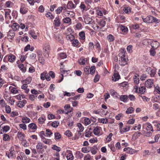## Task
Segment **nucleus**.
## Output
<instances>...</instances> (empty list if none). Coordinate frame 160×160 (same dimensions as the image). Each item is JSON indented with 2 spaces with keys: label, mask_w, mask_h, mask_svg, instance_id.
<instances>
[{
  "label": "nucleus",
  "mask_w": 160,
  "mask_h": 160,
  "mask_svg": "<svg viewBox=\"0 0 160 160\" xmlns=\"http://www.w3.org/2000/svg\"><path fill=\"white\" fill-rule=\"evenodd\" d=\"M118 56L120 57L119 60V64L121 65L124 66L127 64V60L126 57V51L122 49L121 52L118 54Z\"/></svg>",
  "instance_id": "nucleus-1"
},
{
  "label": "nucleus",
  "mask_w": 160,
  "mask_h": 160,
  "mask_svg": "<svg viewBox=\"0 0 160 160\" xmlns=\"http://www.w3.org/2000/svg\"><path fill=\"white\" fill-rule=\"evenodd\" d=\"M143 129H145L147 131L151 130L153 131V128L152 125L149 123H146L143 124L142 126Z\"/></svg>",
  "instance_id": "nucleus-2"
},
{
  "label": "nucleus",
  "mask_w": 160,
  "mask_h": 160,
  "mask_svg": "<svg viewBox=\"0 0 160 160\" xmlns=\"http://www.w3.org/2000/svg\"><path fill=\"white\" fill-rule=\"evenodd\" d=\"M142 19L143 21L146 23H152V18H153V16H148L146 18H144L143 17H142Z\"/></svg>",
  "instance_id": "nucleus-3"
},
{
  "label": "nucleus",
  "mask_w": 160,
  "mask_h": 160,
  "mask_svg": "<svg viewBox=\"0 0 160 160\" xmlns=\"http://www.w3.org/2000/svg\"><path fill=\"white\" fill-rule=\"evenodd\" d=\"M28 8H27L24 4H22L21 5L20 11L21 13L24 14L28 12Z\"/></svg>",
  "instance_id": "nucleus-4"
},
{
  "label": "nucleus",
  "mask_w": 160,
  "mask_h": 160,
  "mask_svg": "<svg viewBox=\"0 0 160 160\" xmlns=\"http://www.w3.org/2000/svg\"><path fill=\"white\" fill-rule=\"evenodd\" d=\"M153 83V80L152 79H148L145 82V86L148 88H150L152 87Z\"/></svg>",
  "instance_id": "nucleus-5"
},
{
  "label": "nucleus",
  "mask_w": 160,
  "mask_h": 160,
  "mask_svg": "<svg viewBox=\"0 0 160 160\" xmlns=\"http://www.w3.org/2000/svg\"><path fill=\"white\" fill-rule=\"evenodd\" d=\"M76 7V5L74 4L73 2L71 1L68 2L67 6V8L69 9H74Z\"/></svg>",
  "instance_id": "nucleus-6"
},
{
  "label": "nucleus",
  "mask_w": 160,
  "mask_h": 160,
  "mask_svg": "<svg viewBox=\"0 0 160 160\" xmlns=\"http://www.w3.org/2000/svg\"><path fill=\"white\" fill-rule=\"evenodd\" d=\"M150 44L151 45L152 48L155 49L158 47L159 43L156 41H152L151 40Z\"/></svg>",
  "instance_id": "nucleus-7"
},
{
  "label": "nucleus",
  "mask_w": 160,
  "mask_h": 160,
  "mask_svg": "<svg viewBox=\"0 0 160 160\" xmlns=\"http://www.w3.org/2000/svg\"><path fill=\"white\" fill-rule=\"evenodd\" d=\"M123 151L127 152L128 153L132 154L136 152V150L129 147H127L124 149Z\"/></svg>",
  "instance_id": "nucleus-8"
},
{
  "label": "nucleus",
  "mask_w": 160,
  "mask_h": 160,
  "mask_svg": "<svg viewBox=\"0 0 160 160\" xmlns=\"http://www.w3.org/2000/svg\"><path fill=\"white\" fill-rule=\"evenodd\" d=\"M110 93H111L112 95L114 98H118L120 96L119 94L113 89H111L110 90Z\"/></svg>",
  "instance_id": "nucleus-9"
},
{
  "label": "nucleus",
  "mask_w": 160,
  "mask_h": 160,
  "mask_svg": "<svg viewBox=\"0 0 160 160\" xmlns=\"http://www.w3.org/2000/svg\"><path fill=\"white\" fill-rule=\"evenodd\" d=\"M43 144L41 142H39L38 143L36 146V148L37 149V152L39 153H42V152L41 151V150L42 149L43 147Z\"/></svg>",
  "instance_id": "nucleus-10"
},
{
  "label": "nucleus",
  "mask_w": 160,
  "mask_h": 160,
  "mask_svg": "<svg viewBox=\"0 0 160 160\" xmlns=\"http://www.w3.org/2000/svg\"><path fill=\"white\" fill-rule=\"evenodd\" d=\"M119 99L121 101L126 102L128 99V96L126 95H121L119 97Z\"/></svg>",
  "instance_id": "nucleus-11"
},
{
  "label": "nucleus",
  "mask_w": 160,
  "mask_h": 160,
  "mask_svg": "<svg viewBox=\"0 0 160 160\" xmlns=\"http://www.w3.org/2000/svg\"><path fill=\"white\" fill-rule=\"evenodd\" d=\"M84 22L86 24H89L92 22V19L90 17L85 16L84 18Z\"/></svg>",
  "instance_id": "nucleus-12"
},
{
  "label": "nucleus",
  "mask_w": 160,
  "mask_h": 160,
  "mask_svg": "<svg viewBox=\"0 0 160 160\" xmlns=\"http://www.w3.org/2000/svg\"><path fill=\"white\" fill-rule=\"evenodd\" d=\"M94 128L93 130V133L96 135H98L100 133V130L101 128L100 127L97 126L96 127H94Z\"/></svg>",
  "instance_id": "nucleus-13"
},
{
  "label": "nucleus",
  "mask_w": 160,
  "mask_h": 160,
  "mask_svg": "<svg viewBox=\"0 0 160 160\" xmlns=\"http://www.w3.org/2000/svg\"><path fill=\"white\" fill-rule=\"evenodd\" d=\"M120 78V76L117 73H114L112 77V80L115 82L118 80Z\"/></svg>",
  "instance_id": "nucleus-14"
},
{
  "label": "nucleus",
  "mask_w": 160,
  "mask_h": 160,
  "mask_svg": "<svg viewBox=\"0 0 160 160\" xmlns=\"http://www.w3.org/2000/svg\"><path fill=\"white\" fill-rule=\"evenodd\" d=\"M32 80V78L30 77H29L26 78L25 80H23L22 81V83H25L27 84H29Z\"/></svg>",
  "instance_id": "nucleus-15"
},
{
  "label": "nucleus",
  "mask_w": 160,
  "mask_h": 160,
  "mask_svg": "<svg viewBox=\"0 0 160 160\" xmlns=\"http://www.w3.org/2000/svg\"><path fill=\"white\" fill-rule=\"evenodd\" d=\"M66 38L68 40H70L71 41H72L73 40H74L75 37L73 35L70 34L67 35L66 36Z\"/></svg>",
  "instance_id": "nucleus-16"
},
{
  "label": "nucleus",
  "mask_w": 160,
  "mask_h": 160,
  "mask_svg": "<svg viewBox=\"0 0 160 160\" xmlns=\"http://www.w3.org/2000/svg\"><path fill=\"white\" fill-rule=\"evenodd\" d=\"M141 134V133L140 132H135L132 135L133 139L134 140L136 139L140 136Z\"/></svg>",
  "instance_id": "nucleus-17"
},
{
  "label": "nucleus",
  "mask_w": 160,
  "mask_h": 160,
  "mask_svg": "<svg viewBox=\"0 0 160 160\" xmlns=\"http://www.w3.org/2000/svg\"><path fill=\"white\" fill-rule=\"evenodd\" d=\"M140 85L141 86L139 87V88L138 91L137 92L141 94H143L145 91L146 88L144 86H141V84Z\"/></svg>",
  "instance_id": "nucleus-18"
},
{
  "label": "nucleus",
  "mask_w": 160,
  "mask_h": 160,
  "mask_svg": "<svg viewBox=\"0 0 160 160\" xmlns=\"http://www.w3.org/2000/svg\"><path fill=\"white\" fill-rule=\"evenodd\" d=\"M90 149L91 150H90V151H91V153L92 154L94 155L97 153V150L98 149L97 147L96 146H93L91 148H90Z\"/></svg>",
  "instance_id": "nucleus-19"
},
{
  "label": "nucleus",
  "mask_w": 160,
  "mask_h": 160,
  "mask_svg": "<svg viewBox=\"0 0 160 160\" xmlns=\"http://www.w3.org/2000/svg\"><path fill=\"white\" fill-rule=\"evenodd\" d=\"M107 39L108 42H111L113 41L115 39L114 36L110 34L107 37Z\"/></svg>",
  "instance_id": "nucleus-20"
},
{
  "label": "nucleus",
  "mask_w": 160,
  "mask_h": 160,
  "mask_svg": "<svg viewBox=\"0 0 160 160\" xmlns=\"http://www.w3.org/2000/svg\"><path fill=\"white\" fill-rule=\"evenodd\" d=\"M18 67L23 72H25L26 70V68L24 67V65L23 64H20L18 65Z\"/></svg>",
  "instance_id": "nucleus-21"
},
{
  "label": "nucleus",
  "mask_w": 160,
  "mask_h": 160,
  "mask_svg": "<svg viewBox=\"0 0 160 160\" xmlns=\"http://www.w3.org/2000/svg\"><path fill=\"white\" fill-rule=\"evenodd\" d=\"M43 50H47V51H50V46L48 43H46L44 44L43 47Z\"/></svg>",
  "instance_id": "nucleus-22"
},
{
  "label": "nucleus",
  "mask_w": 160,
  "mask_h": 160,
  "mask_svg": "<svg viewBox=\"0 0 160 160\" xmlns=\"http://www.w3.org/2000/svg\"><path fill=\"white\" fill-rule=\"evenodd\" d=\"M12 28L14 31H16L19 28V26L17 23H14L12 25Z\"/></svg>",
  "instance_id": "nucleus-23"
},
{
  "label": "nucleus",
  "mask_w": 160,
  "mask_h": 160,
  "mask_svg": "<svg viewBox=\"0 0 160 160\" xmlns=\"http://www.w3.org/2000/svg\"><path fill=\"white\" fill-rule=\"evenodd\" d=\"M28 127L29 128H31L32 129L36 130L37 128V127L36 125L33 123H31L29 124Z\"/></svg>",
  "instance_id": "nucleus-24"
},
{
  "label": "nucleus",
  "mask_w": 160,
  "mask_h": 160,
  "mask_svg": "<svg viewBox=\"0 0 160 160\" xmlns=\"http://www.w3.org/2000/svg\"><path fill=\"white\" fill-rule=\"evenodd\" d=\"M90 150H91L90 148L89 147H83L82 148V152L85 153H87L89 152Z\"/></svg>",
  "instance_id": "nucleus-25"
},
{
  "label": "nucleus",
  "mask_w": 160,
  "mask_h": 160,
  "mask_svg": "<svg viewBox=\"0 0 160 160\" xmlns=\"http://www.w3.org/2000/svg\"><path fill=\"white\" fill-rule=\"evenodd\" d=\"M80 95L76 96L72 98H68V100L70 101H74L73 100H78L79 99Z\"/></svg>",
  "instance_id": "nucleus-26"
},
{
  "label": "nucleus",
  "mask_w": 160,
  "mask_h": 160,
  "mask_svg": "<svg viewBox=\"0 0 160 160\" xmlns=\"http://www.w3.org/2000/svg\"><path fill=\"white\" fill-rule=\"evenodd\" d=\"M15 58V56L12 54H11L8 57V60L9 62H13Z\"/></svg>",
  "instance_id": "nucleus-27"
},
{
  "label": "nucleus",
  "mask_w": 160,
  "mask_h": 160,
  "mask_svg": "<svg viewBox=\"0 0 160 160\" xmlns=\"http://www.w3.org/2000/svg\"><path fill=\"white\" fill-rule=\"evenodd\" d=\"M11 11L9 9H8L5 11V17L6 18L8 17V16H9V18L10 19H11L12 18L11 16H10V13L11 12Z\"/></svg>",
  "instance_id": "nucleus-28"
},
{
  "label": "nucleus",
  "mask_w": 160,
  "mask_h": 160,
  "mask_svg": "<svg viewBox=\"0 0 160 160\" xmlns=\"http://www.w3.org/2000/svg\"><path fill=\"white\" fill-rule=\"evenodd\" d=\"M30 119L27 117L23 118L22 120V122L24 123H29L30 122Z\"/></svg>",
  "instance_id": "nucleus-29"
},
{
  "label": "nucleus",
  "mask_w": 160,
  "mask_h": 160,
  "mask_svg": "<svg viewBox=\"0 0 160 160\" xmlns=\"http://www.w3.org/2000/svg\"><path fill=\"white\" fill-rule=\"evenodd\" d=\"M87 59L84 58L82 59L80 58L78 62L81 65H84L85 63L87 61Z\"/></svg>",
  "instance_id": "nucleus-30"
},
{
  "label": "nucleus",
  "mask_w": 160,
  "mask_h": 160,
  "mask_svg": "<svg viewBox=\"0 0 160 160\" xmlns=\"http://www.w3.org/2000/svg\"><path fill=\"white\" fill-rule=\"evenodd\" d=\"M67 57V55L66 53L64 52H62L59 54L58 56V58H60V59H62L66 58Z\"/></svg>",
  "instance_id": "nucleus-31"
},
{
  "label": "nucleus",
  "mask_w": 160,
  "mask_h": 160,
  "mask_svg": "<svg viewBox=\"0 0 160 160\" xmlns=\"http://www.w3.org/2000/svg\"><path fill=\"white\" fill-rule=\"evenodd\" d=\"M52 148L53 150H55L58 152H59L61 150V148L59 147H58L55 145H53L52 147Z\"/></svg>",
  "instance_id": "nucleus-32"
},
{
  "label": "nucleus",
  "mask_w": 160,
  "mask_h": 160,
  "mask_svg": "<svg viewBox=\"0 0 160 160\" xmlns=\"http://www.w3.org/2000/svg\"><path fill=\"white\" fill-rule=\"evenodd\" d=\"M17 136L20 140H23V137L25 136V135L21 132H18Z\"/></svg>",
  "instance_id": "nucleus-33"
},
{
  "label": "nucleus",
  "mask_w": 160,
  "mask_h": 160,
  "mask_svg": "<svg viewBox=\"0 0 160 160\" xmlns=\"http://www.w3.org/2000/svg\"><path fill=\"white\" fill-rule=\"evenodd\" d=\"M72 42V44L73 46L74 47H78L79 45V41L77 39H75V38L74 39V40H73V41Z\"/></svg>",
  "instance_id": "nucleus-34"
},
{
  "label": "nucleus",
  "mask_w": 160,
  "mask_h": 160,
  "mask_svg": "<svg viewBox=\"0 0 160 160\" xmlns=\"http://www.w3.org/2000/svg\"><path fill=\"white\" fill-rule=\"evenodd\" d=\"M75 93L74 92H68L66 91L64 92V96H67L68 97L73 96L74 95Z\"/></svg>",
  "instance_id": "nucleus-35"
},
{
  "label": "nucleus",
  "mask_w": 160,
  "mask_h": 160,
  "mask_svg": "<svg viewBox=\"0 0 160 160\" xmlns=\"http://www.w3.org/2000/svg\"><path fill=\"white\" fill-rule=\"evenodd\" d=\"M67 158L68 160H73L74 157L72 153H69L68 154Z\"/></svg>",
  "instance_id": "nucleus-36"
},
{
  "label": "nucleus",
  "mask_w": 160,
  "mask_h": 160,
  "mask_svg": "<svg viewBox=\"0 0 160 160\" xmlns=\"http://www.w3.org/2000/svg\"><path fill=\"white\" fill-rule=\"evenodd\" d=\"M130 129L129 126H126L125 128H122V130L121 131V133L123 134L124 132L128 131Z\"/></svg>",
  "instance_id": "nucleus-37"
},
{
  "label": "nucleus",
  "mask_w": 160,
  "mask_h": 160,
  "mask_svg": "<svg viewBox=\"0 0 160 160\" xmlns=\"http://www.w3.org/2000/svg\"><path fill=\"white\" fill-rule=\"evenodd\" d=\"M134 110V108L132 107H129L127 110L126 112L127 114H130L132 113Z\"/></svg>",
  "instance_id": "nucleus-38"
},
{
  "label": "nucleus",
  "mask_w": 160,
  "mask_h": 160,
  "mask_svg": "<svg viewBox=\"0 0 160 160\" xmlns=\"http://www.w3.org/2000/svg\"><path fill=\"white\" fill-rule=\"evenodd\" d=\"M54 22H55V26L58 27L60 25V21L58 18H56Z\"/></svg>",
  "instance_id": "nucleus-39"
},
{
  "label": "nucleus",
  "mask_w": 160,
  "mask_h": 160,
  "mask_svg": "<svg viewBox=\"0 0 160 160\" xmlns=\"http://www.w3.org/2000/svg\"><path fill=\"white\" fill-rule=\"evenodd\" d=\"M90 73L91 74H93L95 72V67L94 66H92L91 68H89Z\"/></svg>",
  "instance_id": "nucleus-40"
},
{
  "label": "nucleus",
  "mask_w": 160,
  "mask_h": 160,
  "mask_svg": "<svg viewBox=\"0 0 160 160\" xmlns=\"http://www.w3.org/2000/svg\"><path fill=\"white\" fill-rule=\"evenodd\" d=\"M42 139V142L44 143H45L46 144H49L50 142V139H46V138H41Z\"/></svg>",
  "instance_id": "nucleus-41"
},
{
  "label": "nucleus",
  "mask_w": 160,
  "mask_h": 160,
  "mask_svg": "<svg viewBox=\"0 0 160 160\" xmlns=\"http://www.w3.org/2000/svg\"><path fill=\"white\" fill-rule=\"evenodd\" d=\"M10 139L9 136L8 134H5L3 135V140L5 141H9Z\"/></svg>",
  "instance_id": "nucleus-42"
},
{
  "label": "nucleus",
  "mask_w": 160,
  "mask_h": 160,
  "mask_svg": "<svg viewBox=\"0 0 160 160\" xmlns=\"http://www.w3.org/2000/svg\"><path fill=\"white\" fill-rule=\"evenodd\" d=\"M63 21L64 22L67 23H69V22L71 23V18L68 17H67L63 19Z\"/></svg>",
  "instance_id": "nucleus-43"
},
{
  "label": "nucleus",
  "mask_w": 160,
  "mask_h": 160,
  "mask_svg": "<svg viewBox=\"0 0 160 160\" xmlns=\"http://www.w3.org/2000/svg\"><path fill=\"white\" fill-rule=\"evenodd\" d=\"M79 36L82 40H84L85 39V33L83 32H79Z\"/></svg>",
  "instance_id": "nucleus-44"
},
{
  "label": "nucleus",
  "mask_w": 160,
  "mask_h": 160,
  "mask_svg": "<svg viewBox=\"0 0 160 160\" xmlns=\"http://www.w3.org/2000/svg\"><path fill=\"white\" fill-rule=\"evenodd\" d=\"M10 89H11V92L13 93L16 94L18 92V91L16 88L14 87H10Z\"/></svg>",
  "instance_id": "nucleus-45"
},
{
  "label": "nucleus",
  "mask_w": 160,
  "mask_h": 160,
  "mask_svg": "<svg viewBox=\"0 0 160 160\" xmlns=\"http://www.w3.org/2000/svg\"><path fill=\"white\" fill-rule=\"evenodd\" d=\"M59 124V122L58 121L53 122L51 124V126L54 128H56L58 127Z\"/></svg>",
  "instance_id": "nucleus-46"
},
{
  "label": "nucleus",
  "mask_w": 160,
  "mask_h": 160,
  "mask_svg": "<svg viewBox=\"0 0 160 160\" xmlns=\"http://www.w3.org/2000/svg\"><path fill=\"white\" fill-rule=\"evenodd\" d=\"M99 24L101 26V28H103L105 26L106 24V22L103 20H101L100 21Z\"/></svg>",
  "instance_id": "nucleus-47"
},
{
  "label": "nucleus",
  "mask_w": 160,
  "mask_h": 160,
  "mask_svg": "<svg viewBox=\"0 0 160 160\" xmlns=\"http://www.w3.org/2000/svg\"><path fill=\"white\" fill-rule=\"evenodd\" d=\"M15 35L14 33L10 32L8 34V37L9 38L11 39L14 37Z\"/></svg>",
  "instance_id": "nucleus-48"
},
{
  "label": "nucleus",
  "mask_w": 160,
  "mask_h": 160,
  "mask_svg": "<svg viewBox=\"0 0 160 160\" xmlns=\"http://www.w3.org/2000/svg\"><path fill=\"white\" fill-rule=\"evenodd\" d=\"M30 34H31L32 37L34 39H36L37 38V35H35V33L33 31L31 30L30 31Z\"/></svg>",
  "instance_id": "nucleus-49"
},
{
  "label": "nucleus",
  "mask_w": 160,
  "mask_h": 160,
  "mask_svg": "<svg viewBox=\"0 0 160 160\" xmlns=\"http://www.w3.org/2000/svg\"><path fill=\"white\" fill-rule=\"evenodd\" d=\"M151 40L148 39H145L143 40L142 44L145 45H148L149 43H150Z\"/></svg>",
  "instance_id": "nucleus-50"
},
{
  "label": "nucleus",
  "mask_w": 160,
  "mask_h": 160,
  "mask_svg": "<svg viewBox=\"0 0 160 160\" xmlns=\"http://www.w3.org/2000/svg\"><path fill=\"white\" fill-rule=\"evenodd\" d=\"M13 152L14 151H11L10 153H6V155L8 157V158H12L13 157Z\"/></svg>",
  "instance_id": "nucleus-51"
},
{
  "label": "nucleus",
  "mask_w": 160,
  "mask_h": 160,
  "mask_svg": "<svg viewBox=\"0 0 160 160\" xmlns=\"http://www.w3.org/2000/svg\"><path fill=\"white\" fill-rule=\"evenodd\" d=\"M121 30L123 32H126L128 31V28L127 27L121 25L120 27Z\"/></svg>",
  "instance_id": "nucleus-52"
},
{
  "label": "nucleus",
  "mask_w": 160,
  "mask_h": 160,
  "mask_svg": "<svg viewBox=\"0 0 160 160\" xmlns=\"http://www.w3.org/2000/svg\"><path fill=\"white\" fill-rule=\"evenodd\" d=\"M38 61L42 64H43L44 63L45 60L44 58L40 56L39 58Z\"/></svg>",
  "instance_id": "nucleus-53"
},
{
  "label": "nucleus",
  "mask_w": 160,
  "mask_h": 160,
  "mask_svg": "<svg viewBox=\"0 0 160 160\" xmlns=\"http://www.w3.org/2000/svg\"><path fill=\"white\" fill-rule=\"evenodd\" d=\"M100 122L101 123H102L103 124H106L108 123V119L106 118H102L101 119Z\"/></svg>",
  "instance_id": "nucleus-54"
},
{
  "label": "nucleus",
  "mask_w": 160,
  "mask_h": 160,
  "mask_svg": "<svg viewBox=\"0 0 160 160\" xmlns=\"http://www.w3.org/2000/svg\"><path fill=\"white\" fill-rule=\"evenodd\" d=\"M77 126L78 127V128H79V129H80V131H79V132H82L83 130L84 127L82 126V124L81 123H78Z\"/></svg>",
  "instance_id": "nucleus-55"
},
{
  "label": "nucleus",
  "mask_w": 160,
  "mask_h": 160,
  "mask_svg": "<svg viewBox=\"0 0 160 160\" xmlns=\"http://www.w3.org/2000/svg\"><path fill=\"white\" fill-rule=\"evenodd\" d=\"M92 134V133L91 132L89 131H88L87 132L86 131L85 133V137L88 138L90 137L91 136Z\"/></svg>",
  "instance_id": "nucleus-56"
},
{
  "label": "nucleus",
  "mask_w": 160,
  "mask_h": 160,
  "mask_svg": "<svg viewBox=\"0 0 160 160\" xmlns=\"http://www.w3.org/2000/svg\"><path fill=\"white\" fill-rule=\"evenodd\" d=\"M132 45H130L128 46L127 48L128 52L130 53H131L132 52Z\"/></svg>",
  "instance_id": "nucleus-57"
},
{
  "label": "nucleus",
  "mask_w": 160,
  "mask_h": 160,
  "mask_svg": "<svg viewBox=\"0 0 160 160\" xmlns=\"http://www.w3.org/2000/svg\"><path fill=\"white\" fill-rule=\"evenodd\" d=\"M5 107V111L6 113H10L11 112V110L10 107L8 105H6Z\"/></svg>",
  "instance_id": "nucleus-58"
},
{
  "label": "nucleus",
  "mask_w": 160,
  "mask_h": 160,
  "mask_svg": "<svg viewBox=\"0 0 160 160\" xmlns=\"http://www.w3.org/2000/svg\"><path fill=\"white\" fill-rule=\"evenodd\" d=\"M52 134V132L51 130L49 129H46V134L47 136L50 137V135Z\"/></svg>",
  "instance_id": "nucleus-59"
},
{
  "label": "nucleus",
  "mask_w": 160,
  "mask_h": 160,
  "mask_svg": "<svg viewBox=\"0 0 160 160\" xmlns=\"http://www.w3.org/2000/svg\"><path fill=\"white\" fill-rule=\"evenodd\" d=\"M31 5H33L35 2H38V0H27Z\"/></svg>",
  "instance_id": "nucleus-60"
},
{
  "label": "nucleus",
  "mask_w": 160,
  "mask_h": 160,
  "mask_svg": "<svg viewBox=\"0 0 160 160\" xmlns=\"http://www.w3.org/2000/svg\"><path fill=\"white\" fill-rule=\"evenodd\" d=\"M55 139H59L61 138V136L60 134L58 132H56L55 134Z\"/></svg>",
  "instance_id": "nucleus-61"
},
{
  "label": "nucleus",
  "mask_w": 160,
  "mask_h": 160,
  "mask_svg": "<svg viewBox=\"0 0 160 160\" xmlns=\"http://www.w3.org/2000/svg\"><path fill=\"white\" fill-rule=\"evenodd\" d=\"M13 3L12 2L10 1H8L6 2L5 6L7 7H10L11 6L12 4Z\"/></svg>",
  "instance_id": "nucleus-62"
},
{
  "label": "nucleus",
  "mask_w": 160,
  "mask_h": 160,
  "mask_svg": "<svg viewBox=\"0 0 160 160\" xmlns=\"http://www.w3.org/2000/svg\"><path fill=\"white\" fill-rule=\"evenodd\" d=\"M84 121L86 125H89L91 123L90 120L88 118H85Z\"/></svg>",
  "instance_id": "nucleus-63"
},
{
  "label": "nucleus",
  "mask_w": 160,
  "mask_h": 160,
  "mask_svg": "<svg viewBox=\"0 0 160 160\" xmlns=\"http://www.w3.org/2000/svg\"><path fill=\"white\" fill-rule=\"evenodd\" d=\"M44 76L46 79L48 81H49L50 80V76L49 74L47 72H45L44 74Z\"/></svg>",
  "instance_id": "nucleus-64"
}]
</instances>
